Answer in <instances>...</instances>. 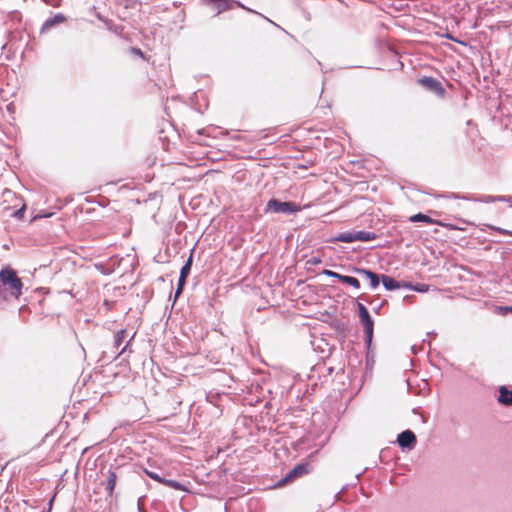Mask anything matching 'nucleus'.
I'll return each mask as SVG.
<instances>
[{"label": "nucleus", "instance_id": "35", "mask_svg": "<svg viewBox=\"0 0 512 512\" xmlns=\"http://www.w3.org/2000/svg\"><path fill=\"white\" fill-rule=\"evenodd\" d=\"M382 305H383V303H382V304H380L378 307H375V308H374V312H375V313H379V311H380V309H381Z\"/></svg>", "mask_w": 512, "mask_h": 512}, {"label": "nucleus", "instance_id": "33", "mask_svg": "<svg viewBox=\"0 0 512 512\" xmlns=\"http://www.w3.org/2000/svg\"><path fill=\"white\" fill-rule=\"evenodd\" d=\"M138 511L139 512H146L145 509L140 504V499L138 500Z\"/></svg>", "mask_w": 512, "mask_h": 512}, {"label": "nucleus", "instance_id": "10", "mask_svg": "<svg viewBox=\"0 0 512 512\" xmlns=\"http://www.w3.org/2000/svg\"><path fill=\"white\" fill-rule=\"evenodd\" d=\"M397 443L402 449L411 450L415 447L417 439L411 430H404L398 435Z\"/></svg>", "mask_w": 512, "mask_h": 512}, {"label": "nucleus", "instance_id": "17", "mask_svg": "<svg viewBox=\"0 0 512 512\" xmlns=\"http://www.w3.org/2000/svg\"><path fill=\"white\" fill-rule=\"evenodd\" d=\"M334 242L352 243L356 241L355 231L342 232L333 238Z\"/></svg>", "mask_w": 512, "mask_h": 512}, {"label": "nucleus", "instance_id": "1", "mask_svg": "<svg viewBox=\"0 0 512 512\" xmlns=\"http://www.w3.org/2000/svg\"><path fill=\"white\" fill-rule=\"evenodd\" d=\"M23 282L16 271L9 266L0 270V304L22 295Z\"/></svg>", "mask_w": 512, "mask_h": 512}, {"label": "nucleus", "instance_id": "37", "mask_svg": "<svg viewBox=\"0 0 512 512\" xmlns=\"http://www.w3.org/2000/svg\"><path fill=\"white\" fill-rule=\"evenodd\" d=\"M13 16L18 17L19 13L18 12H13Z\"/></svg>", "mask_w": 512, "mask_h": 512}, {"label": "nucleus", "instance_id": "5", "mask_svg": "<svg viewBox=\"0 0 512 512\" xmlns=\"http://www.w3.org/2000/svg\"><path fill=\"white\" fill-rule=\"evenodd\" d=\"M311 471V466L308 462H301L295 465L284 477H282L276 484V486L280 487L285 485L288 482H291L297 478H300L304 475L309 474Z\"/></svg>", "mask_w": 512, "mask_h": 512}, {"label": "nucleus", "instance_id": "32", "mask_svg": "<svg viewBox=\"0 0 512 512\" xmlns=\"http://www.w3.org/2000/svg\"><path fill=\"white\" fill-rule=\"evenodd\" d=\"M122 261L121 258H119L118 256H113L110 258V262L113 264V265H120V262Z\"/></svg>", "mask_w": 512, "mask_h": 512}, {"label": "nucleus", "instance_id": "8", "mask_svg": "<svg viewBox=\"0 0 512 512\" xmlns=\"http://www.w3.org/2000/svg\"><path fill=\"white\" fill-rule=\"evenodd\" d=\"M126 333H127L126 329H120L119 331L116 332V334L114 336L113 348L115 349L114 352L116 354L115 359L118 358L119 356L125 354L128 351L130 343L136 335V332H134L132 334V336L130 337V339L127 341L126 345L121 350H119V347L121 346V344L123 343V341L126 337Z\"/></svg>", "mask_w": 512, "mask_h": 512}, {"label": "nucleus", "instance_id": "38", "mask_svg": "<svg viewBox=\"0 0 512 512\" xmlns=\"http://www.w3.org/2000/svg\"><path fill=\"white\" fill-rule=\"evenodd\" d=\"M328 372H329V373H332V372H333V368H332V367H330V368L328 369Z\"/></svg>", "mask_w": 512, "mask_h": 512}, {"label": "nucleus", "instance_id": "30", "mask_svg": "<svg viewBox=\"0 0 512 512\" xmlns=\"http://www.w3.org/2000/svg\"><path fill=\"white\" fill-rule=\"evenodd\" d=\"M313 165H314L313 161L307 160L303 164H300L298 167L301 168V169H307V168H309V167H311Z\"/></svg>", "mask_w": 512, "mask_h": 512}, {"label": "nucleus", "instance_id": "22", "mask_svg": "<svg viewBox=\"0 0 512 512\" xmlns=\"http://www.w3.org/2000/svg\"><path fill=\"white\" fill-rule=\"evenodd\" d=\"M369 283L371 288L375 289L379 286L381 275H378L377 273L369 274Z\"/></svg>", "mask_w": 512, "mask_h": 512}, {"label": "nucleus", "instance_id": "7", "mask_svg": "<svg viewBox=\"0 0 512 512\" xmlns=\"http://www.w3.org/2000/svg\"><path fill=\"white\" fill-rule=\"evenodd\" d=\"M448 198L453 199H463V200H473V198L465 195H459L456 193H451L447 196ZM474 201H480L483 203H493V202H509L510 206L512 207V197L508 196H492V195H484L478 199H474Z\"/></svg>", "mask_w": 512, "mask_h": 512}, {"label": "nucleus", "instance_id": "6", "mask_svg": "<svg viewBox=\"0 0 512 512\" xmlns=\"http://www.w3.org/2000/svg\"><path fill=\"white\" fill-rule=\"evenodd\" d=\"M418 83L426 90L434 93L440 98H443L445 96L446 90L441 84V82L438 81L436 78H433L431 76H424L418 80Z\"/></svg>", "mask_w": 512, "mask_h": 512}, {"label": "nucleus", "instance_id": "28", "mask_svg": "<svg viewBox=\"0 0 512 512\" xmlns=\"http://www.w3.org/2000/svg\"><path fill=\"white\" fill-rule=\"evenodd\" d=\"M497 310L499 314L506 315L509 312L512 313V306H499Z\"/></svg>", "mask_w": 512, "mask_h": 512}, {"label": "nucleus", "instance_id": "4", "mask_svg": "<svg viewBox=\"0 0 512 512\" xmlns=\"http://www.w3.org/2000/svg\"><path fill=\"white\" fill-rule=\"evenodd\" d=\"M300 210V206L296 204L295 202H282L278 199L271 198L267 204L265 211L266 212H273V213H282V214H293L295 212H298Z\"/></svg>", "mask_w": 512, "mask_h": 512}, {"label": "nucleus", "instance_id": "12", "mask_svg": "<svg viewBox=\"0 0 512 512\" xmlns=\"http://www.w3.org/2000/svg\"><path fill=\"white\" fill-rule=\"evenodd\" d=\"M497 401L503 406H512V390L505 385L500 386Z\"/></svg>", "mask_w": 512, "mask_h": 512}, {"label": "nucleus", "instance_id": "31", "mask_svg": "<svg viewBox=\"0 0 512 512\" xmlns=\"http://www.w3.org/2000/svg\"><path fill=\"white\" fill-rule=\"evenodd\" d=\"M489 228H490V229H493V230H496L497 232H500V233L506 234V235H512V232H510V231H508V230H505V229H502V228H497V227L490 226V225H489Z\"/></svg>", "mask_w": 512, "mask_h": 512}, {"label": "nucleus", "instance_id": "29", "mask_svg": "<svg viewBox=\"0 0 512 512\" xmlns=\"http://www.w3.org/2000/svg\"><path fill=\"white\" fill-rule=\"evenodd\" d=\"M131 53L136 55V56H139V57H141L143 59L145 58L143 51L140 48H138V47H132L131 48Z\"/></svg>", "mask_w": 512, "mask_h": 512}, {"label": "nucleus", "instance_id": "3", "mask_svg": "<svg viewBox=\"0 0 512 512\" xmlns=\"http://www.w3.org/2000/svg\"><path fill=\"white\" fill-rule=\"evenodd\" d=\"M357 311L364 327L365 344L370 345L373 339L374 321L363 303L357 302Z\"/></svg>", "mask_w": 512, "mask_h": 512}, {"label": "nucleus", "instance_id": "16", "mask_svg": "<svg viewBox=\"0 0 512 512\" xmlns=\"http://www.w3.org/2000/svg\"><path fill=\"white\" fill-rule=\"evenodd\" d=\"M117 481V475L111 468L107 472V479L105 482V489L109 496H112Z\"/></svg>", "mask_w": 512, "mask_h": 512}, {"label": "nucleus", "instance_id": "13", "mask_svg": "<svg viewBox=\"0 0 512 512\" xmlns=\"http://www.w3.org/2000/svg\"><path fill=\"white\" fill-rule=\"evenodd\" d=\"M66 20L65 16L61 13L55 14L53 17L48 18L41 27V33L51 29L57 24L63 23Z\"/></svg>", "mask_w": 512, "mask_h": 512}, {"label": "nucleus", "instance_id": "14", "mask_svg": "<svg viewBox=\"0 0 512 512\" xmlns=\"http://www.w3.org/2000/svg\"><path fill=\"white\" fill-rule=\"evenodd\" d=\"M97 17H98L99 20H101L105 24L106 28L109 31H111L114 34L119 35V36L122 35V33L124 31V27L122 25L116 24L112 20L104 18L100 14H98Z\"/></svg>", "mask_w": 512, "mask_h": 512}, {"label": "nucleus", "instance_id": "11", "mask_svg": "<svg viewBox=\"0 0 512 512\" xmlns=\"http://www.w3.org/2000/svg\"><path fill=\"white\" fill-rule=\"evenodd\" d=\"M381 282L387 291H393L402 287L412 288L411 283L397 281L395 278L385 274L381 275Z\"/></svg>", "mask_w": 512, "mask_h": 512}, {"label": "nucleus", "instance_id": "26", "mask_svg": "<svg viewBox=\"0 0 512 512\" xmlns=\"http://www.w3.org/2000/svg\"><path fill=\"white\" fill-rule=\"evenodd\" d=\"M409 289L417 291V292L425 293L429 290V285L421 283V284H417L416 286L412 285V288H409Z\"/></svg>", "mask_w": 512, "mask_h": 512}, {"label": "nucleus", "instance_id": "23", "mask_svg": "<svg viewBox=\"0 0 512 512\" xmlns=\"http://www.w3.org/2000/svg\"><path fill=\"white\" fill-rule=\"evenodd\" d=\"M145 474L150 477L151 479L159 482V483H164V480H165V477H163L160 473H157V472H154V471H149L147 469H145Z\"/></svg>", "mask_w": 512, "mask_h": 512}, {"label": "nucleus", "instance_id": "25", "mask_svg": "<svg viewBox=\"0 0 512 512\" xmlns=\"http://www.w3.org/2000/svg\"><path fill=\"white\" fill-rule=\"evenodd\" d=\"M354 271L361 275V276H364L367 280L369 279V274H373L374 272L372 270H369V269H366V268H357L355 267L354 268Z\"/></svg>", "mask_w": 512, "mask_h": 512}, {"label": "nucleus", "instance_id": "19", "mask_svg": "<svg viewBox=\"0 0 512 512\" xmlns=\"http://www.w3.org/2000/svg\"><path fill=\"white\" fill-rule=\"evenodd\" d=\"M340 282H342L343 284L350 285V286L354 287L355 289H359L360 288L359 280L357 278H355V277H352V276L343 275V277L340 278Z\"/></svg>", "mask_w": 512, "mask_h": 512}, {"label": "nucleus", "instance_id": "2", "mask_svg": "<svg viewBox=\"0 0 512 512\" xmlns=\"http://www.w3.org/2000/svg\"><path fill=\"white\" fill-rule=\"evenodd\" d=\"M209 3L213 4V7L215 8L216 10V15H219L225 11H228V10H231L233 9L235 6L237 7H240L242 9H245L247 10L248 12H251V13H255L261 17H263L265 20H267L268 22L272 23L273 25L275 26H278L276 23H274L273 21H271L269 18H267L266 16L262 15L261 13H258L248 7H246L245 5H243L241 2L237 1V0H207Z\"/></svg>", "mask_w": 512, "mask_h": 512}, {"label": "nucleus", "instance_id": "34", "mask_svg": "<svg viewBox=\"0 0 512 512\" xmlns=\"http://www.w3.org/2000/svg\"><path fill=\"white\" fill-rule=\"evenodd\" d=\"M359 298L365 302H369L368 296H366V295H361V296H359Z\"/></svg>", "mask_w": 512, "mask_h": 512}, {"label": "nucleus", "instance_id": "9", "mask_svg": "<svg viewBox=\"0 0 512 512\" xmlns=\"http://www.w3.org/2000/svg\"><path fill=\"white\" fill-rule=\"evenodd\" d=\"M192 262H193V258H192V254H191L180 270V275H179L178 283H177V289L175 292V299H177L183 291V288L186 284L187 277L189 276L190 271H191Z\"/></svg>", "mask_w": 512, "mask_h": 512}, {"label": "nucleus", "instance_id": "27", "mask_svg": "<svg viewBox=\"0 0 512 512\" xmlns=\"http://www.w3.org/2000/svg\"><path fill=\"white\" fill-rule=\"evenodd\" d=\"M322 274H323V275H326V276H328V277L336 278V279H338L339 281H340V278H342V277H343V275H342V274H339V273H337V272H335V271H332V270H329V269H324V270L322 271Z\"/></svg>", "mask_w": 512, "mask_h": 512}, {"label": "nucleus", "instance_id": "18", "mask_svg": "<svg viewBox=\"0 0 512 512\" xmlns=\"http://www.w3.org/2000/svg\"><path fill=\"white\" fill-rule=\"evenodd\" d=\"M356 241L368 242L375 240L377 235L370 231H355Z\"/></svg>", "mask_w": 512, "mask_h": 512}, {"label": "nucleus", "instance_id": "24", "mask_svg": "<svg viewBox=\"0 0 512 512\" xmlns=\"http://www.w3.org/2000/svg\"><path fill=\"white\" fill-rule=\"evenodd\" d=\"M25 210H26V204L25 203H22V206L16 210L12 216L18 220H22L24 218V213H25Z\"/></svg>", "mask_w": 512, "mask_h": 512}, {"label": "nucleus", "instance_id": "15", "mask_svg": "<svg viewBox=\"0 0 512 512\" xmlns=\"http://www.w3.org/2000/svg\"><path fill=\"white\" fill-rule=\"evenodd\" d=\"M409 221L413 222V223L424 222V223H427V224H436V225H439V226H445L444 223H442L441 221L432 219L431 217H429L428 215L423 214V213H417V214L412 215L409 218Z\"/></svg>", "mask_w": 512, "mask_h": 512}, {"label": "nucleus", "instance_id": "20", "mask_svg": "<svg viewBox=\"0 0 512 512\" xmlns=\"http://www.w3.org/2000/svg\"><path fill=\"white\" fill-rule=\"evenodd\" d=\"M164 485L170 487V488H173L175 490H179V491H186V487L184 484L176 481V480H172V479H166L164 480Z\"/></svg>", "mask_w": 512, "mask_h": 512}, {"label": "nucleus", "instance_id": "36", "mask_svg": "<svg viewBox=\"0 0 512 512\" xmlns=\"http://www.w3.org/2000/svg\"><path fill=\"white\" fill-rule=\"evenodd\" d=\"M310 262L313 263V264H317V263L320 262V259L313 258Z\"/></svg>", "mask_w": 512, "mask_h": 512}, {"label": "nucleus", "instance_id": "21", "mask_svg": "<svg viewBox=\"0 0 512 512\" xmlns=\"http://www.w3.org/2000/svg\"><path fill=\"white\" fill-rule=\"evenodd\" d=\"M366 347H367V352H366V365L367 367H372L375 360V353H374V349L372 347V343L369 345V344H366Z\"/></svg>", "mask_w": 512, "mask_h": 512}]
</instances>
